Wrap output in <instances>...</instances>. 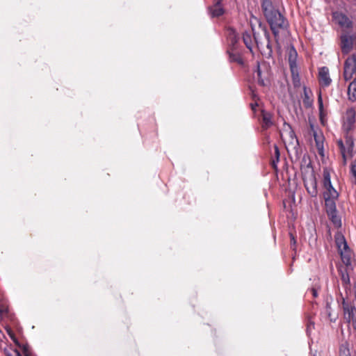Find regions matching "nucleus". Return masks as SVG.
I'll use <instances>...</instances> for the list:
<instances>
[{"label":"nucleus","instance_id":"30","mask_svg":"<svg viewBox=\"0 0 356 356\" xmlns=\"http://www.w3.org/2000/svg\"><path fill=\"white\" fill-rule=\"evenodd\" d=\"M351 172L356 177V161H354L351 164Z\"/></svg>","mask_w":356,"mask_h":356},{"label":"nucleus","instance_id":"8","mask_svg":"<svg viewBox=\"0 0 356 356\" xmlns=\"http://www.w3.org/2000/svg\"><path fill=\"white\" fill-rule=\"evenodd\" d=\"M342 305L344 313V318L346 319L348 322L350 323L351 321V319L356 318V308L355 306L346 302L344 299L343 300Z\"/></svg>","mask_w":356,"mask_h":356},{"label":"nucleus","instance_id":"2","mask_svg":"<svg viewBox=\"0 0 356 356\" xmlns=\"http://www.w3.org/2000/svg\"><path fill=\"white\" fill-rule=\"evenodd\" d=\"M335 242L338 250L340 253L342 262L346 266L351 265V256L352 252L348 247L344 236L341 234H337L335 236Z\"/></svg>","mask_w":356,"mask_h":356},{"label":"nucleus","instance_id":"15","mask_svg":"<svg viewBox=\"0 0 356 356\" xmlns=\"http://www.w3.org/2000/svg\"><path fill=\"white\" fill-rule=\"evenodd\" d=\"M324 199L327 214L336 211L337 209L334 202L335 198L324 197Z\"/></svg>","mask_w":356,"mask_h":356},{"label":"nucleus","instance_id":"20","mask_svg":"<svg viewBox=\"0 0 356 356\" xmlns=\"http://www.w3.org/2000/svg\"><path fill=\"white\" fill-rule=\"evenodd\" d=\"M339 355V356H351L349 349V344L347 342L342 343L340 346Z\"/></svg>","mask_w":356,"mask_h":356},{"label":"nucleus","instance_id":"13","mask_svg":"<svg viewBox=\"0 0 356 356\" xmlns=\"http://www.w3.org/2000/svg\"><path fill=\"white\" fill-rule=\"evenodd\" d=\"M355 122V111L351 108L347 110L346 113V129H350L352 126Z\"/></svg>","mask_w":356,"mask_h":356},{"label":"nucleus","instance_id":"18","mask_svg":"<svg viewBox=\"0 0 356 356\" xmlns=\"http://www.w3.org/2000/svg\"><path fill=\"white\" fill-rule=\"evenodd\" d=\"M323 186L324 188L326 187L330 188L331 185H332L330 173V171L327 168H325L323 170Z\"/></svg>","mask_w":356,"mask_h":356},{"label":"nucleus","instance_id":"16","mask_svg":"<svg viewBox=\"0 0 356 356\" xmlns=\"http://www.w3.org/2000/svg\"><path fill=\"white\" fill-rule=\"evenodd\" d=\"M243 40L246 47L252 51L253 47V40L251 33L248 31L243 33Z\"/></svg>","mask_w":356,"mask_h":356},{"label":"nucleus","instance_id":"21","mask_svg":"<svg viewBox=\"0 0 356 356\" xmlns=\"http://www.w3.org/2000/svg\"><path fill=\"white\" fill-rule=\"evenodd\" d=\"M255 72L257 74V79L258 83L262 86H266L267 84V83H266L265 79L263 78L262 72L260 68L259 64L257 65V70H256Z\"/></svg>","mask_w":356,"mask_h":356},{"label":"nucleus","instance_id":"9","mask_svg":"<svg viewBox=\"0 0 356 356\" xmlns=\"http://www.w3.org/2000/svg\"><path fill=\"white\" fill-rule=\"evenodd\" d=\"M353 40L351 36L343 35L341 36V49L343 54H348L353 48Z\"/></svg>","mask_w":356,"mask_h":356},{"label":"nucleus","instance_id":"34","mask_svg":"<svg viewBox=\"0 0 356 356\" xmlns=\"http://www.w3.org/2000/svg\"><path fill=\"white\" fill-rule=\"evenodd\" d=\"M314 323H312V322L309 323V324L307 325V333H309V332L310 331L312 327H314Z\"/></svg>","mask_w":356,"mask_h":356},{"label":"nucleus","instance_id":"37","mask_svg":"<svg viewBox=\"0 0 356 356\" xmlns=\"http://www.w3.org/2000/svg\"><path fill=\"white\" fill-rule=\"evenodd\" d=\"M24 353H25L26 356H29L28 350H26V348H24Z\"/></svg>","mask_w":356,"mask_h":356},{"label":"nucleus","instance_id":"33","mask_svg":"<svg viewBox=\"0 0 356 356\" xmlns=\"http://www.w3.org/2000/svg\"><path fill=\"white\" fill-rule=\"evenodd\" d=\"M316 144H317V147H318V152L320 154H322V152H323V145H321V147L320 146V144L318 143V142L316 140Z\"/></svg>","mask_w":356,"mask_h":356},{"label":"nucleus","instance_id":"28","mask_svg":"<svg viewBox=\"0 0 356 356\" xmlns=\"http://www.w3.org/2000/svg\"><path fill=\"white\" fill-rule=\"evenodd\" d=\"M252 32H253L254 41L257 44V46L258 47V48H260V47L262 45V44L259 41L256 33L254 32V28L253 27H252Z\"/></svg>","mask_w":356,"mask_h":356},{"label":"nucleus","instance_id":"19","mask_svg":"<svg viewBox=\"0 0 356 356\" xmlns=\"http://www.w3.org/2000/svg\"><path fill=\"white\" fill-rule=\"evenodd\" d=\"M325 191L324 192L323 196L324 197H331V198H337L338 193L334 188L332 185H331L330 188L326 187L325 188Z\"/></svg>","mask_w":356,"mask_h":356},{"label":"nucleus","instance_id":"32","mask_svg":"<svg viewBox=\"0 0 356 356\" xmlns=\"http://www.w3.org/2000/svg\"><path fill=\"white\" fill-rule=\"evenodd\" d=\"M275 155H276L277 161H278L279 156H280V152H279V149L276 145H275Z\"/></svg>","mask_w":356,"mask_h":356},{"label":"nucleus","instance_id":"31","mask_svg":"<svg viewBox=\"0 0 356 356\" xmlns=\"http://www.w3.org/2000/svg\"><path fill=\"white\" fill-rule=\"evenodd\" d=\"M318 102L319 104V108L321 109L323 108V101L321 97V93H319L318 97Z\"/></svg>","mask_w":356,"mask_h":356},{"label":"nucleus","instance_id":"1","mask_svg":"<svg viewBox=\"0 0 356 356\" xmlns=\"http://www.w3.org/2000/svg\"><path fill=\"white\" fill-rule=\"evenodd\" d=\"M263 13L270 25L275 38L279 36L280 31L286 29L288 22L285 17L276 8L270 0H263L261 3Z\"/></svg>","mask_w":356,"mask_h":356},{"label":"nucleus","instance_id":"3","mask_svg":"<svg viewBox=\"0 0 356 356\" xmlns=\"http://www.w3.org/2000/svg\"><path fill=\"white\" fill-rule=\"evenodd\" d=\"M337 144L339 147L341 154L342 156V164L343 165H346L347 163L348 158H350L353 155V138H352V136H346L345 143L341 140H339L337 142Z\"/></svg>","mask_w":356,"mask_h":356},{"label":"nucleus","instance_id":"36","mask_svg":"<svg viewBox=\"0 0 356 356\" xmlns=\"http://www.w3.org/2000/svg\"><path fill=\"white\" fill-rule=\"evenodd\" d=\"M351 321L353 322V327L356 330V318L351 319Z\"/></svg>","mask_w":356,"mask_h":356},{"label":"nucleus","instance_id":"17","mask_svg":"<svg viewBox=\"0 0 356 356\" xmlns=\"http://www.w3.org/2000/svg\"><path fill=\"white\" fill-rule=\"evenodd\" d=\"M327 216L336 227H340L341 226V218L337 214V211L327 213Z\"/></svg>","mask_w":356,"mask_h":356},{"label":"nucleus","instance_id":"6","mask_svg":"<svg viewBox=\"0 0 356 356\" xmlns=\"http://www.w3.org/2000/svg\"><path fill=\"white\" fill-rule=\"evenodd\" d=\"M332 18L341 27L349 29L353 25L352 21L343 13L334 12L332 13Z\"/></svg>","mask_w":356,"mask_h":356},{"label":"nucleus","instance_id":"22","mask_svg":"<svg viewBox=\"0 0 356 356\" xmlns=\"http://www.w3.org/2000/svg\"><path fill=\"white\" fill-rule=\"evenodd\" d=\"M303 91H304V97H303V103L304 104L308 107L309 106H311L312 104V101L310 99V92L307 90V88L305 86H304L303 88Z\"/></svg>","mask_w":356,"mask_h":356},{"label":"nucleus","instance_id":"10","mask_svg":"<svg viewBox=\"0 0 356 356\" xmlns=\"http://www.w3.org/2000/svg\"><path fill=\"white\" fill-rule=\"evenodd\" d=\"M297 57H298L297 51L295 49V48L293 47H292L289 50V64L291 72L294 73L293 72H295L296 74V68L298 67L297 62H296Z\"/></svg>","mask_w":356,"mask_h":356},{"label":"nucleus","instance_id":"26","mask_svg":"<svg viewBox=\"0 0 356 356\" xmlns=\"http://www.w3.org/2000/svg\"><path fill=\"white\" fill-rule=\"evenodd\" d=\"M341 281L344 285H348L350 284V277L347 273H341Z\"/></svg>","mask_w":356,"mask_h":356},{"label":"nucleus","instance_id":"29","mask_svg":"<svg viewBox=\"0 0 356 356\" xmlns=\"http://www.w3.org/2000/svg\"><path fill=\"white\" fill-rule=\"evenodd\" d=\"M284 125H285V126H287V127H289V129H290L289 133L290 138H292V139L295 138H296V136H295V133H294V131L291 129V127L290 126V124H289L284 123Z\"/></svg>","mask_w":356,"mask_h":356},{"label":"nucleus","instance_id":"12","mask_svg":"<svg viewBox=\"0 0 356 356\" xmlns=\"http://www.w3.org/2000/svg\"><path fill=\"white\" fill-rule=\"evenodd\" d=\"M261 116H262L261 127L263 129H265V130L268 129V128H270L271 126L273 125V114L272 113L265 111H262Z\"/></svg>","mask_w":356,"mask_h":356},{"label":"nucleus","instance_id":"25","mask_svg":"<svg viewBox=\"0 0 356 356\" xmlns=\"http://www.w3.org/2000/svg\"><path fill=\"white\" fill-rule=\"evenodd\" d=\"M292 79L293 81L294 86H296L300 82L298 67L296 68V74L291 72Z\"/></svg>","mask_w":356,"mask_h":356},{"label":"nucleus","instance_id":"14","mask_svg":"<svg viewBox=\"0 0 356 356\" xmlns=\"http://www.w3.org/2000/svg\"><path fill=\"white\" fill-rule=\"evenodd\" d=\"M348 95L350 100L354 102L356 100V76L354 80L349 84L348 88Z\"/></svg>","mask_w":356,"mask_h":356},{"label":"nucleus","instance_id":"11","mask_svg":"<svg viewBox=\"0 0 356 356\" xmlns=\"http://www.w3.org/2000/svg\"><path fill=\"white\" fill-rule=\"evenodd\" d=\"M221 0H217L214 4L209 7V14L212 17H218L224 13V9L220 3Z\"/></svg>","mask_w":356,"mask_h":356},{"label":"nucleus","instance_id":"35","mask_svg":"<svg viewBox=\"0 0 356 356\" xmlns=\"http://www.w3.org/2000/svg\"><path fill=\"white\" fill-rule=\"evenodd\" d=\"M312 295L314 298L317 297L318 296V293H317V290L316 289H312Z\"/></svg>","mask_w":356,"mask_h":356},{"label":"nucleus","instance_id":"24","mask_svg":"<svg viewBox=\"0 0 356 356\" xmlns=\"http://www.w3.org/2000/svg\"><path fill=\"white\" fill-rule=\"evenodd\" d=\"M229 56V60L232 62H236L238 63H242V58L238 54H235L233 52L228 51Z\"/></svg>","mask_w":356,"mask_h":356},{"label":"nucleus","instance_id":"27","mask_svg":"<svg viewBox=\"0 0 356 356\" xmlns=\"http://www.w3.org/2000/svg\"><path fill=\"white\" fill-rule=\"evenodd\" d=\"M232 44L234 46L238 42V38L234 32H232L229 35Z\"/></svg>","mask_w":356,"mask_h":356},{"label":"nucleus","instance_id":"5","mask_svg":"<svg viewBox=\"0 0 356 356\" xmlns=\"http://www.w3.org/2000/svg\"><path fill=\"white\" fill-rule=\"evenodd\" d=\"M304 185L307 193L312 197H316L318 195L317 181L314 173H311L304 178Z\"/></svg>","mask_w":356,"mask_h":356},{"label":"nucleus","instance_id":"23","mask_svg":"<svg viewBox=\"0 0 356 356\" xmlns=\"http://www.w3.org/2000/svg\"><path fill=\"white\" fill-rule=\"evenodd\" d=\"M264 37L266 40V47L268 50V54L270 55L273 51L272 45L270 43V35L269 32L266 29L264 30Z\"/></svg>","mask_w":356,"mask_h":356},{"label":"nucleus","instance_id":"4","mask_svg":"<svg viewBox=\"0 0 356 356\" xmlns=\"http://www.w3.org/2000/svg\"><path fill=\"white\" fill-rule=\"evenodd\" d=\"M353 74L356 76V56L348 58L344 63V79L346 81L351 79Z\"/></svg>","mask_w":356,"mask_h":356},{"label":"nucleus","instance_id":"7","mask_svg":"<svg viewBox=\"0 0 356 356\" xmlns=\"http://www.w3.org/2000/svg\"><path fill=\"white\" fill-rule=\"evenodd\" d=\"M318 81L323 87H327L331 84L332 79L330 77L329 69L327 67H322L318 72Z\"/></svg>","mask_w":356,"mask_h":356}]
</instances>
